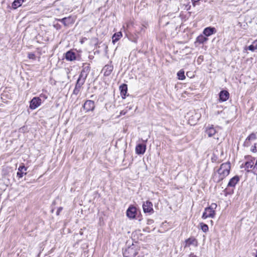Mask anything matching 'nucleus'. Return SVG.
<instances>
[{
  "label": "nucleus",
  "instance_id": "1",
  "mask_svg": "<svg viewBox=\"0 0 257 257\" xmlns=\"http://www.w3.org/2000/svg\"><path fill=\"white\" fill-rule=\"evenodd\" d=\"M230 170V163L228 162L222 164L214 174V179L217 182H220L225 178L229 174Z\"/></svg>",
  "mask_w": 257,
  "mask_h": 257
},
{
  "label": "nucleus",
  "instance_id": "2",
  "mask_svg": "<svg viewBox=\"0 0 257 257\" xmlns=\"http://www.w3.org/2000/svg\"><path fill=\"white\" fill-rule=\"evenodd\" d=\"M217 207L216 203H212L209 207L205 208L204 212L203 213L202 218L204 219L207 218H214L215 215L214 209Z\"/></svg>",
  "mask_w": 257,
  "mask_h": 257
},
{
  "label": "nucleus",
  "instance_id": "3",
  "mask_svg": "<svg viewBox=\"0 0 257 257\" xmlns=\"http://www.w3.org/2000/svg\"><path fill=\"white\" fill-rule=\"evenodd\" d=\"M138 247L133 244L125 249L123 254L124 257H135L138 253Z\"/></svg>",
  "mask_w": 257,
  "mask_h": 257
},
{
  "label": "nucleus",
  "instance_id": "4",
  "mask_svg": "<svg viewBox=\"0 0 257 257\" xmlns=\"http://www.w3.org/2000/svg\"><path fill=\"white\" fill-rule=\"evenodd\" d=\"M205 133L208 137H213L214 139L218 140L217 131L213 125L207 126L206 128Z\"/></svg>",
  "mask_w": 257,
  "mask_h": 257
},
{
  "label": "nucleus",
  "instance_id": "5",
  "mask_svg": "<svg viewBox=\"0 0 257 257\" xmlns=\"http://www.w3.org/2000/svg\"><path fill=\"white\" fill-rule=\"evenodd\" d=\"M42 103L41 99L38 97H34L30 101V108L35 109L39 107Z\"/></svg>",
  "mask_w": 257,
  "mask_h": 257
},
{
  "label": "nucleus",
  "instance_id": "6",
  "mask_svg": "<svg viewBox=\"0 0 257 257\" xmlns=\"http://www.w3.org/2000/svg\"><path fill=\"white\" fill-rule=\"evenodd\" d=\"M83 107L86 111H93L95 108L94 102L91 100H87L84 103Z\"/></svg>",
  "mask_w": 257,
  "mask_h": 257
},
{
  "label": "nucleus",
  "instance_id": "7",
  "mask_svg": "<svg viewBox=\"0 0 257 257\" xmlns=\"http://www.w3.org/2000/svg\"><path fill=\"white\" fill-rule=\"evenodd\" d=\"M143 208L145 213H152L153 212V204L149 201H147L144 203Z\"/></svg>",
  "mask_w": 257,
  "mask_h": 257
},
{
  "label": "nucleus",
  "instance_id": "8",
  "mask_svg": "<svg viewBox=\"0 0 257 257\" xmlns=\"http://www.w3.org/2000/svg\"><path fill=\"white\" fill-rule=\"evenodd\" d=\"M136 208L134 206H130L126 210V215L130 219L135 218L137 213Z\"/></svg>",
  "mask_w": 257,
  "mask_h": 257
},
{
  "label": "nucleus",
  "instance_id": "9",
  "mask_svg": "<svg viewBox=\"0 0 257 257\" xmlns=\"http://www.w3.org/2000/svg\"><path fill=\"white\" fill-rule=\"evenodd\" d=\"M184 247H189L191 245H194V246H197L198 245L197 240L193 237L186 239Z\"/></svg>",
  "mask_w": 257,
  "mask_h": 257
},
{
  "label": "nucleus",
  "instance_id": "10",
  "mask_svg": "<svg viewBox=\"0 0 257 257\" xmlns=\"http://www.w3.org/2000/svg\"><path fill=\"white\" fill-rule=\"evenodd\" d=\"M256 139V137L255 134L253 133H251L245 139L243 143V146L246 147H249L251 144L250 141L255 140Z\"/></svg>",
  "mask_w": 257,
  "mask_h": 257
},
{
  "label": "nucleus",
  "instance_id": "11",
  "mask_svg": "<svg viewBox=\"0 0 257 257\" xmlns=\"http://www.w3.org/2000/svg\"><path fill=\"white\" fill-rule=\"evenodd\" d=\"M146 150V146L144 144H138L136 147V154L138 155L144 154Z\"/></svg>",
  "mask_w": 257,
  "mask_h": 257
},
{
  "label": "nucleus",
  "instance_id": "12",
  "mask_svg": "<svg viewBox=\"0 0 257 257\" xmlns=\"http://www.w3.org/2000/svg\"><path fill=\"white\" fill-rule=\"evenodd\" d=\"M113 69V66L111 65H106L102 69V71L105 76H108L110 75Z\"/></svg>",
  "mask_w": 257,
  "mask_h": 257
},
{
  "label": "nucleus",
  "instance_id": "13",
  "mask_svg": "<svg viewBox=\"0 0 257 257\" xmlns=\"http://www.w3.org/2000/svg\"><path fill=\"white\" fill-rule=\"evenodd\" d=\"M87 78V75H83L80 74L79 76V77L77 80L76 85L77 86V87H81L85 83V80Z\"/></svg>",
  "mask_w": 257,
  "mask_h": 257
},
{
  "label": "nucleus",
  "instance_id": "14",
  "mask_svg": "<svg viewBox=\"0 0 257 257\" xmlns=\"http://www.w3.org/2000/svg\"><path fill=\"white\" fill-rule=\"evenodd\" d=\"M239 177L238 176H235L231 179H230L228 184L227 187L230 188H234L235 186V185L239 182Z\"/></svg>",
  "mask_w": 257,
  "mask_h": 257
},
{
  "label": "nucleus",
  "instance_id": "15",
  "mask_svg": "<svg viewBox=\"0 0 257 257\" xmlns=\"http://www.w3.org/2000/svg\"><path fill=\"white\" fill-rule=\"evenodd\" d=\"M216 30L214 27H207L203 31V34L206 37L211 36V35L215 33Z\"/></svg>",
  "mask_w": 257,
  "mask_h": 257
},
{
  "label": "nucleus",
  "instance_id": "16",
  "mask_svg": "<svg viewBox=\"0 0 257 257\" xmlns=\"http://www.w3.org/2000/svg\"><path fill=\"white\" fill-rule=\"evenodd\" d=\"M65 58L68 61H74L76 59V54L72 51H68L65 54Z\"/></svg>",
  "mask_w": 257,
  "mask_h": 257
},
{
  "label": "nucleus",
  "instance_id": "17",
  "mask_svg": "<svg viewBox=\"0 0 257 257\" xmlns=\"http://www.w3.org/2000/svg\"><path fill=\"white\" fill-rule=\"evenodd\" d=\"M229 95V94L228 91L222 90L219 93V99L222 101H225L228 99Z\"/></svg>",
  "mask_w": 257,
  "mask_h": 257
},
{
  "label": "nucleus",
  "instance_id": "18",
  "mask_svg": "<svg viewBox=\"0 0 257 257\" xmlns=\"http://www.w3.org/2000/svg\"><path fill=\"white\" fill-rule=\"evenodd\" d=\"M119 90L120 91V94L122 98H124L127 91V85L123 84L119 86Z\"/></svg>",
  "mask_w": 257,
  "mask_h": 257
},
{
  "label": "nucleus",
  "instance_id": "19",
  "mask_svg": "<svg viewBox=\"0 0 257 257\" xmlns=\"http://www.w3.org/2000/svg\"><path fill=\"white\" fill-rule=\"evenodd\" d=\"M27 170V168L24 166H20L18 168V172H17V176L19 178H22L24 174H26L25 172Z\"/></svg>",
  "mask_w": 257,
  "mask_h": 257
},
{
  "label": "nucleus",
  "instance_id": "20",
  "mask_svg": "<svg viewBox=\"0 0 257 257\" xmlns=\"http://www.w3.org/2000/svg\"><path fill=\"white\" fill-rule=\"evenodd\" d=\"M26 0H15L12 3V7L13 9H16L20 7L23 3L25 2Z\"/></svg>",
  "mask_w": 257,
  "mask_h": 257
},
{
  "label": "nucleus",
  "instance_id": "21",
  "mask_svg": "<svg viewBox=\"0 0 257 257\" xmlns=\"http://www.w3.org/2000/svg\"><path fill=\"white\" fill-rule=\"evenodd\" d=\"M122 36V33L121 32H118L117 33H115L112 37V42L113 44H114L116 42L118 41Z\"/></svg>",
  "mask_w": 257,
  "mask_h": 257
},
{
  "label": "nucleus",
  "instance_id": "22",
  "mask_svg": "<svg viewBox=\"0 0 257 257\" xmlns=\"http://www.w3.org/2000/svg\"><path fill=\"white\" fill-rule=\"evenodd\" d=\"M254 162L252 161H247L245 162L244 167L247 172H249L253 167Z\"/></svg>",
  "mask_w": 257,
  "mask_h": 257
},
{
  "label": "nucleus",
  "instance_id": "23",
  "mask_svg": "<svg viewBox=\"0 0 257 257\" xmlns=\"http://www.w3.org/2000/svg\"><path fill=\"white\" fill-rule=\"evenodd\" d=\"M208 39L206 37H205L203 35H201L197 37L196 42L199 43V44H203Z\"/></svg>",
  "mask_w": 257,
  "mask_h": 257
},
{
  "label": "nucleus",
  "instance_id": "24",
  "mask_svg": "<svg viewBox=\"0 0 257 257\" xmlns=\"http://www.w3.org/2000/svg\"><path fill=\"white\" fill-rule=\"evenodd\" d=\"M71 18L70 17H68L63 18L59 21L62 23L65 26H67L71 23Z\"/></svg>",
  "mask_w": 257,
  "mask_h": 257
},
{
  "label": "nucleus",
  "instance_id": "25",
  "mask_svg": "<svg viewBox=\"0 0 257 257\" xmlns=\"http://www.w3.org/2000/svg\"><path fill=\"white\" fill-rule=\"evenodd\" d=\"M90 67L89 65L83 66V69L80 72V74H83V75L86 74L87 75L90 71Z\"/></svg>",
  "mask_w": 257,
  "mask_h": 257
},
{
  "label": "nucleus",
  "instance_id": "26",
  "mask_svg": "<svg viewBox=\"0 0 257 257\" xmlns=\"http://www.w3.org/2000/svg\"><path fill=\"white\" fill-rule=\"evenodd\" d=\"M177 76L178 77V79L180 80H184L185 78L184 71L183 70H180L177 73Z\"/></svg>",
  "mask_w": 257,
  "mask_h": 257
},
{
  "label": "nucleus",
  "instance_id": "27",
  "mask_svg": "<svg viewBox=\"0 0 257 257\" xmlns=\"http://www.w3.org/2000/svg\"><path fill=\"white\" fill-rule=\"evenodd\" d=\"M200 225L201 226V229L204 232H206L208 230V226L207 224H204L203 223H200Z\"/></svg>",
  "mask_w": 257,
  "mask_h": 257
},
{
  "label": "nucleus",
  "instance_id": "28",
  "mask_svg": "<svg viewBox=\"0 0 257 257\" xmlns=\"http://www.w3.org/2000/svg\"><path fill=\"white\" fill-rule=\"evenodd\" d=\"M80 89V87H77V86L75 85V88L73 91V94L76 95H77L79 93Z\"/></svg>",
  "mask_w": 257,
  "mask_h": 257
},
{
  "label": "nucleus",
  "instance_id": "29",
  "mask_svg": "<svg viewBox=\"0 0 257 257\" xmlns=\"http://www.w3.org/2000/svg\"><path fill=\"white\" fill-rule=\"evenodd\" d=\"M248 49L251 51H254L256 48L254 46V45H251L248 46Z\"/></svg>",
  "mask_w": 257,
  "mask_h": 257
},
{
  "label": "nucleus",
  "instance_id": "30",
  "mask_svg": "<svg viewBox=\"0 0 257 257\" xmlns=\"http://www.w3.org/2000/svg\"><path fill=\"white\" fill-rule=\"evenodd\" d=\"M62 209H63V207H60L58 208L57 211L56 212L57 215H59L60 212L62 210Z\"/></svg>",
  "mask_w": 257,
  "mask_h": 257
},
{
  "label": "nucleus",
  "instance_id": "31",
  "mask_svg": "<svg viewBox=\"0 0 257 257\" xmlns=\"http://www.w3.org/2000/svg\"><path fill=\"white\" fill-rule=\"evenodd\" d=\"M127 112V110H121L120 112L119 116L125 114Z\"/></svg>",
  "mask_w": 257,
  "mask_h": 257
},
{
  "label": "nucleus",
  "instance_id": "32",
  "mask_svg": "<svg viewBox=\"0 0 257 257\" xmlns=\"http://www.w3.org/2000/svg\"><path fill=\"white\" fill-rule=\"evenodd\" d=\"M191 2L194 7H195L196 5H199V3L197 2H195V1L191 0Z\"/></svg>",
  "mask_w": 257,
  "mask_h": 257
},
{
  "label": "nucleus",
  "instance_id": "33",
  "mask_svg": "<svg viewBox=\"0 0 257 257\" xmlns=\"http://www.w3.org/2000/svg\"><path fill=\"white\" fill-rule=\"evenodd\" d=\"M35 57V55L34 54H29V58L30 59H34Z\"/></svg>",
  "mask_w": 257,
  "mask_h": 257
},
{
  "label": "nucleus",
  "instance_id": "34",
  "mask_svg": "<svg viewBox=\"0 0 257 257\" xmlns=\"http://www.w3.org/2000/svg\"><path fill=\"white\" fill-rule=\"evenodd\" d=\"M251 151L253 153H255L256 152V146H255V144L254 145V146L251 149Z\"/></svg>",
  "mask_w": 257,
  "mask_h": 257
},
{
  "label": "nucleus",
  "instance_id": "35",
  "mask_svg": "<svg viewBox=\"0 0 257 257\" xmlns=\"http://www.w3.org/2000/svg\"><path fill=\"white\" fill-rule=\"evenodd\" d=\"M254 46L257 49V39L253 42V44Z\"/></svg>",
  "mask_w": 257,
  "mask_h": 257
},
{
  "label": "nucleus",
  "instance_id": "36",
  "mask_svg": "<svg viewBox=\"0 0 257 257\" xmlns=\"http://www.w3.org/2000/svg\"><path fill=\"white\" fill-rule=\"evenodd\" d=\"M191 6L189 4L186 6V9L187 11H189L190 10Z\"/></svg>",
  "mask_w": 257,
  "mask_h": 257
},
{
  "label": "nucleus",
  "instance_id": "37",
  "mask_svg": "<svg viewBox=\"0 0 257 257\" xmlns=\"http://www.w3.org/2000/svg\"><path fill=\"white\" fill-rule=\"evenodd\" d=\"M153 222H154L153 220H152V219H149V220H148L147 224H152V223H153Z\"/></svg>",
  "mask_w": 257,
  "mask_h": 257
},
{
  "label": "nucleus",
  "instance_id": "38",
  "mask_svg": "<svg viewBox=\"0 0 257 257\" xmlns=\"http://www.w3.org/2000/svg\"><path fill=\"white\" fill-rule=\"evenodd\" d=\"M256 162H257V160H256Z\"/></svg>",
  "mask_w": 257,
  "mask_h": 257
}]
</instances>
